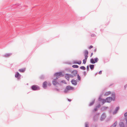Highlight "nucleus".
I'll return each mask as SVG.
<instances>
[{
    "mask_svg": "<svg viewBox=\"0 0 127 127\" xmlns=\"http://www.w3.org/2000/svg\"><path fill=\"white\" fill-rule=\"evenodd\" d=\"M112 96H113V98L111 97H108L106 99V102H110L112 100H115V95L114 94L112 93Z\"/></svg>",
    "mask_w": 127,
    "mask_h": 127,
    "instance_id": "nucleus-1",
    "label": "nucleus"
},
{
    "mask_svg": "<svg viewBox=\"0 0 127 127\" xmlns=\"http://www.w3.org/2000/svg\"><path fill=\"white\" fill-rule=\"evenodd\" d=\"M74 88L73 87L69 86H67L65 89L64 92L65 93L67 92L68 91L73 90Z\"/></svg>",
    "mask_w": 127,
    "mask_h": 127,
    "instance_id": "nucleus-2",
    "label": "nucleus"
},
{
    "mask_svg": "<svg viewBox=\"0 0 127 127\" xmlns=\"http://www.w3.org/2000/svg\"><path fill=\"white\" fill-rule=\"evenodd\" d=\"M63 76V75L62 73L61 72L57 73L54 75V76L56 77L57 79L58 78H59V77L62 76Z\"/></svg>",
    "mask_w": 127,
    "mask_h": 127,
    "instance_id": "nucleus-3",
    "label": "nucleus"
},
{
    "mask_svg": "<svg viewBox=\"0 0 127 127\" xmlns=\"http://www.w3.org/2000/svg\"><path fill=\"white\" fill-rule=\"evenodd\" d=\"M98 60V58H95L94 59V60L93 59H91L90 60V62L92 64H94L95 63L97 62Z\"/></svg>",
    "mask_w": 127,
    "mask_h": 127,
    "instance_id": "nucleus-4",
    "label": "nucleus"
},
{
    "mask_svg": "<svg viewBox=\"0 0 127 127\" xmlns=\"http://www.w3.org/2000/svg\"><path fill=\"white\" fill-rule=\"evenodd\" d=\"M73 77V76L72 75H69L68 74H65V78L66 79L68 80H69V77Z\"/></svg>",
    "mask_w": 127,
    "mask_h": 127,
    "instance_id": "nucleus-5",
    "label": "nucleus"
},
{
    "mask_svg": "<svg viewBox=\"0 0 127 127\" xmlns=\"http://www.w3.org/2000/svg\"><path fill=\"white\" fill-rule=\"evenodd\" d=\"M32 89L33 90H36L39 89V88L37 86L34 85L32 87Z\"/></svg>",
    "mask_w": 127,
    "mask_h": 127,
    "instance_id": "nucleus-6",
    "label": "nucleus"
},
{
    "mask_svg": "<svg viewBox=\"0 0 127 127\" xmlns=\"http://www.w3.org/2000/svg\"><path fill=\"white\" fill-rule=\"evenodd\" d=\"M71 82L72 84L74 85H76L77 84V82L75 80H72L71 81Z\"/></svg>",
    "mask_w": 127,
    "mask_h": 127,
    "instance_id": "nucleus-7",
    "label": "nucleus"
},
{
    "mask_svg": "<svg viewBox=\"0 0 127 127\" xmlns=\"http://www.w3.org/2000/svg\"><path fill=\"white\" fill-rule=\"evenodd\" d=\"M84 54L85 57H86L87 58L88 57V52L87 50H85L84 52Z\"/></svg>",
    "mask_w": 127,
    "mask_h": 127,
    "instance_id": "nucleus-8",
    "label": "nucleus"
},
{
    "mask_svg": "<svg viewBox=\"0 0 127 127\" xmlns=\"http://www.w3.org/2000/svg\"><path fill=\"white\" fill-rule=\"evenodd\" d=\"M47 82L46 81H45L43 83V87L44 88H46L47 87Z\"/></svg>",
    "mask_w": 127,
    "mask_h": 127,
    "instance_id": "nucleus-9",
    "label": "nucleus"
},
{
    "mask_svg": "<svg viewBox=\"0 0 127 127\" xmlns=\"http://www.w3.org/2000/svg\"><path fill=\"white\" fill-rule=\"evenodd\" d=\"M52 83L55 86L59 84L58 82H57L55 80L53 81Z\"/></svg>",
    "mask_w": 127,
    "mask_h": 127,
    "instance_id": "nucleus-10",
    "label": "nucleus"
},
{
    "mask_svg": "<svg viewBox=\"0 0 127 127\" xmlns=\"http://www.w3.org/2000/svg\"><path fill=\"white\" fill-rule=\"evenodd\" d=\"M105 115L104 114H103L101 116V120H103L105 119Z\"/></svg>",
    "mask_w": 127,
    "mask_h": 127,
    "instance_id": "nucleus-11",
    "label": "nucleus"
},
{
    "mask_svg": "<svg viewBox=\"0 0 127 127\" xmlns=\"http://www.w3.org/2000/svg\"><path fill=\"white\" fill-rule=\"evenodd\" d=\"M111 94V92L110 91L106 92L105 94V95L106 96H108Z\"/></svg>",
    "mask_w": 127,
    "mask_h": 127,
    "instance_id": "nucleus-12",
    "label": "nucleus"
},
{
    "mask_svg": "<svg viewBox=\"0 0 127 127\" xmlns=\"http://www.w3.org/2000/svg\"><path fill=\"white\" fill-rule=\"evenodd\" d=\"M72 74L74 75H76L77 73V71L76 70L73 71L72 72Z\"/></svg>",
    "mask_w": 127,
    "mask_h": 127,
    "instance_id": "nucleus-13",
    "label": "nucleus"
},
{
    "mask_svg": "<svg viewBox=\"0 0 127 127\" xmlns=\"http://www.w3.org/2000/svg\"><path fill=\"white\" fill-rule=\"evenodd\" d=\"M119 126L121 127H124V125L123 122H121L119 124Z\"/></svg>",
    "mask_w": 127,
    "mask_h": 127,
    "instance_id": "nucleus-14",
    "label": "nucleus"
},
{
    "mask_svg": "<svg viewBox=\"0 0 127 127\" xmlns=\"http://www.w3.org/2000/svg\"><path fill=\"white\" fill-rule=\"evenodd\" d=\"M85 59L83 60V63L85 64L87 61V59L88 58H87L86 57H85Z\"/></svg>",
    "mask_w": 127,
    "mask_h": 127,
    "instance_id": "nucleus-15",
    "label": "nucleus"
},
{
    "mask_svg": "<svg viewBox=\"0 0 127 127\" xmlns=\"http://www.w3.org/2000/svg\"><path fill=\"white\" fill-rule=\"evenodd\" d=\"M117 124V122H116L110 127H116Z\"/></svg>",
    "mask_w": 127,
    "mask_h": 127,
    "instance_id": "nucleus-16",
    "label": "nucleus"
},
{
    "mask_svg": "<svg viewBox=\"0 0 127 127\" xmlns=\"http://www.w3.org/2000/svg\"><path fill=\"white\" fill-rule=\"evenodd\" d=\"M25 70V68L19 70V71L20 72H24Z\"/></svg>",
    "mask_w": 127,
    "mask_h": 127,
    "instance_id": "nucleus-17",
    "label": "nucleus"
},
{
    "mask_svg": "<svg viewBox=\"0 0 127 127\" xmlns=\"http://www.w3.org/2000/svg\"><path fill=\"white\" fill-rule=\"evenodd\" d=\"M91 69H93L94 67V65H91V64H90L89 65Z\"/></svg>",
    "mask_w": 127,
    "mask_h": 127,
    "instance_id": "nucleus-18",
    "label": "nucleus"
},
{
    "mask_svg": "<svg viewBox=\"0 0 127 127\" xmlns=\"http://www.w3.org/2000/svg\"><path fill=\"white\" fill-rule=\"evenodd\" d=\"M19 76H20V75L18 72H17L15 75V77L16 78L18 77Z\"/></svg>",
    "mask_w": 127,
    "mask_h": 127,
    "instance_id": "nucleus-19",
    "label": "nucleus"
},
{
    "mask_svg": "<svg viewBox=\"0 0 127 127\" xmlns=\"http://www.w3.org/2000/svg\"><path fill=\"white\" fill-rule=\"evenodd\" d=\"M75 64H81V61H80L78 62H75L74 63Z\"/></svg>",
    "mask_w": 127,
    "mask_h": 127,
    "instance_id": "nucleus-20",
    "label": "nucleus"
},
{
    "mask_svg": "<svg viewBox=\"0 0 127 127\" xmlns=\"http://www.w3.org/2000/svg\"><path fill=\"white\" fill-rule=\"evenodd\" d=\"M11 55V54H5L4 55V56L5 57H7Z\"/></svg>",
    "mask_w": 127,
    "mask_h": 127,
    "instance_id": "nucleus-21",
    "label": "nucleus"
},
{
    "mask_svg": "<svg viewBox=\"0 0 127 127\" xmlns=\"http://www.w3.org/2000/svg\"><path fill=\"white\" fill-rule=\"evenodd\" d=\"M101 101L102 103L103 104H104L106 102V99L105 100L104 99H102L101 100Z\"/></svg>",
    "mask_w": 127,
    "mask_h": 127,
    "instance_id": "nucleus-22",
    "label": "nucleus"
},
{
    "mask_svg": "<svg viewBox=\"0 0 127 127\" xmlns=\"http://www.w3.org/2000/svg\"><path fill=\"white\" fill-rule=\"evenodd\" d=\"M72 67L74 68H77L78 67V66L77 65H73Z\"/></svg>",
    "mask_w": 127,
    "mask_h": 127,
    "instance_id": "nucleus-23",
    "label": "nucleus"
},
{
    "mask_svg": "<svg viewBox=\"0 0 127 127\" xmlns=\"http://www.w3.org/2000/svg\"><path fill=\"white\" fill-rule=\"evenodd\" d=\"M100 107V105L99 104L98 106H97L96 107V108L95 109V111H96V109L98 108H99Z\"/></svg>",
    "mask_w": 127,
    "mask_h": 127,
    "instance_id": "nucleus-24",
    "label": "nucleus"
},
{
    "mask_svg": "<svg viewBox=\"0 0 127 127\" xmlns=\"http://www.w3.org/2000/svg\"><path fill=\"white\" fill-rule=\"evenodd\" d=\"M80 68L81 69H83V70H85V67L84 66H81L80 67Z\"/></svg>",
    "mask_w": 127,
    "mask_h": 127,
    "instance_id": "nucleus-25",
    "label": "nucleus"
},
{
    "mask_svg": "<svg viewBox=\"0 0 127 127\" xmlns=\"http://www.w3.org/2000/svg\"><path fill=\"white\" fill-rule=\"evenodd\" d=\"M78 80H80L81 79V78L80 76H79L78 74Z\"/></svg>",
    "mask_w": 127,
    "mask_h": 127,
    "instance_id": "nucleus-26",
    "label": "nucleus"
},
{
    "mask_svg": "<svg viewBox=\"0 0 127 127\" xmlns=\"http://www.w3.org/2000/svg\"><path fill=\"white\" fill-rule=\"evenodd\" d=\"M93 46L92 45H91L90 47H89V49H91V48H93Z\"/></svg>",
    "mask_w": 127,
    "mask_h": 127,
    "instance_id": "nucleus-27",
    "label": "nucleus"
},
{
    "mask_svg": "<svg viewBox=\"0 0 127 127\" xmlns=\"http://www.w3.org/2000/svg\"><path fill=\"white\" fill-rule=\"evenodd\" d=\"M85 126H86V127H89L87 123H86L85 124Z\"/></svg>",
    "mask_w": 127,
    "mask_h": 127,
    "instance_id": "nucleus-28",
    "label": "nucleus"
},
{
    "mask_svg": "<svg viewBox=\"0 0 127 127\" xmlns=\"http://www.w3.org/2000/svg\"><path fill=\"white\" fill-rule=\"evenodd\" d=\"M124 116L125 117L127 116V112L125 114Z\"/></svg>",
    "mask_w": 127,
    "mask_h": 127,
    "instance_id": "nucleus-29",
    "label": "nucleus"
},
{
    "mask_svg": "<svg viewBox=\"0 0 127 127\" xmlns=\"http://www.w3.org/2000/svg\"><path fill=\"white\" fill-rule=\"evenodd\" d=\"M119 107H118L116 108V110L117 111L119 109Z\"/></svg>",
    "mask_w": 127,
    "mask_h": 127,
    "instance_id": "nucleus-30",
    "label": "nucleus"
},
{
    "mask_svg": "<svg viewBox=\"0 0 127 127\" xmlns=\"http://www.w3.org/2000/svg\"><path fill=\"white\" fill-rule=\"evenodd\" d=\"M102 73L101 71H100L99 72V74H101Z\"/></svg>",
    "mask_w": 127,
    "mask_h": 127,
    "instance_id": "nucleus-31",
    "label": "nucleus"
},
{
    "mask_svg": "<svg viewBox=\"0 0 127 127\" xmlns=\"http://www.w3.org/2000/svg\"><path fill=\"white\" fill-rule=\"evenodd\" d=\"M87 70H88L89 69V67L88 66H87Z\"/></svg>",
    "mask_w": 127,
    "mask_h": 127,
    "instance_id": "nucleus-32",
    "label": "nucleus"
},
{
    "mask_svg": "<svg viewBox=\"0 0 127 127\" xmlns=\"http://www.w3.org/2000/svg\"><path fill=\"white\" fill-rule=\"evenodd\" d=\"M93 55V53H92L91 54V57H92Z\"/></svg>",
    "mask_w": 127,
    "mask_h": 127,
    "instance_id": "nucleus-33",
    "label": "nucleus"
},
{
    "mask_svg": "<svg viewBox=\"0 0 127 127\" xmlns=\"http://www.w3.org/2000/svg\"><path fill=\"white\" fill-rule=\"evenodd\" d=\"M94 52H96V49H95L94 50Z\"/></svg>",
    "mask_w": 127,
    "mask_h": 127,
    "instance_id": "nucleus-34",
    "label": "nucleus"
},
{
    "mask_svg": "<svg viewBox=\"0 0 127 127\" xmlns=\"http://www.w3.org/2000/svg\"><path fill=\"white\" fill-rule=\"evenodd\" d=\"M48 85L49 86H50L51 85V84L50 83H49L48 84Z\"/></svg>",
    "mask_w": 127,
    "mask_h": 127,
    "instance_id": "nucleus-35",
    "label": "nucleus"
},
{
    "mask_svg": "<svg viewBox=\"0 0 127 127\" xmlns=\"http://www.w3.org/2000/svg\"><path fill=\"white\" fill-rule=\"evenodd\" d=\"M84 75H86V72H84Z\"/></svg>",
    "mask_w": 127,
    "mask_h": 127,
    "instance_id": "nucleus-36",
    "label": "nucleus"
},
{
    "mask_svg": "<svg viewBox=\"0 0 127 127\" xmlns=\"http://www.w3.org/2000/svg\"><path fill=\"white\" fill-rule=\"evenodd\" d=\"M68 100L69 101H71V100L70 99H68Z\"/></svg>",
    "mask_w": 127,
    "mask_h": 127,
    "instance_id": "nucleus-37",
    "label": "nucleus"
},
{
    "mask_svg": "<svg viewBox=\"0 0 127 127\" xmlns=\"http://www.w3.org/2000/svg\"><path fill=\"white\" fill-rule=\"evenodd\" d=\"M126 121H127V119H126Z\"/></svg>",
    "mask_w": 127,
    "mask_h": 127,
    "instance_id": "nucleus-38",
    "label": "nucleus"
}]
</instances>
